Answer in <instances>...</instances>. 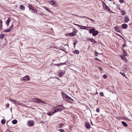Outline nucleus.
Segmentation results:
<instances>
[{"instance_id": "obj_1", "label": "nucleus", "mask_w": 132, "mask_h": 132, "mask_svg": "<svg viewBox=\"0 0 132 132\" xmlns=\"http://www.w3.org/2000/svg\"><path fill=\"white\" fill-rule=\"evenodd\" d=\"M64 108L62 105L59 106L57 108L53 109L50 112L48 116H51L53 114V113L59 111L63 110L64 109Z\"/></svg>"}, {"instance_id": "obj_2", "label": "nucleus", "mask_w": 132, "mask_h": 132, "mask_svg": "<svg viewBox=\"0 0 132 132\" xmlns=\"http://www.w3.org/2000/svg\"><path fill=\"white\" fill-rule=\"evenodd\" d=\"M102 5L104 9L108 11H110L112 13H114L112 11H111L110 10L108 6L106 5V4L103 2V1H102Z\"/></svg>"}, {"instance_id": "obj_3", "label": "nucleus", "mask_w": 132, "mask_h": 132, "mask_svg": "<svg viewBox=\"0 0 132 132\" xmlns=\"http://www.w3.org/2000/svg\"><path fill=\"white\" fill-rule=\"evenodd\" d=\"M62 94L63 97L64 99L65 100L69 101V100H73L70 97L66 95L64 93H62Z\"/></svg>"}, {"instance_id": "obj_4", "label": "nucleus", "mask_w": 132, "mask_h": 132, "mask_svg": "<svg viewBox=\"0 0 132 132\" xmlns=\"http://www.w3.org/2000/svg\"><path fill=\"white\" fill-rule=\"evenodd\" d=\"M34 101L35 102L38 103H42L44 104H46L45 103V102L43 101L42 100L38 99L37 98H35L34 99Z\"/></svg>"}, {"instance_id": "obj_5", "label": "nucleus", "mask_w": 132, "mask_h": 132, "mask_svg": "<svg viewBox=\"0 0 132 132\" xmlns=\"http://www.w3.org/2000/svg\"><path fill=\"white\" fill-rule=\"evenodd\" d=\"M28 7L30 10H31L32 12L35 13H37V10H36L34 9L32 6L30 5H29Z\"/></svg>"}, {"instance_id": "obj_6", "label": "nucleus", "mask_w": 132, "mask_h": 132, "mask_svg": "<svg viewBox=\"0 0 132 132\" xmlns=\"http://www.w3.org/2000/svg\"><path fill=\"white\" fill-rule=\"evenodd\" d=\"M13 27V24L9 28V29H6L3 32H9L11 31Z\"/></svg>"}, {"instance_id": "obj_7", "label": "nucleus", "mask_w": 132, "mask_h": 132, "mask_svg": "<svg viewBox=\"0 0 132 132\" xmlns=\"http://www.w3.org/2000/svg\"><path fill=\"white\" fill-rule=\"evenodd\" d=\"M28 125L29 126L31 127L33 126L34 125V122L33 121H29L27 122Z\"/></svg>"}, {"instance_id": "obj_8", "label": "nucleus", "mask_w": 132, "mask_h": 132, "mask_svg": "<svg viewBox=\"0 0 132 132\" xmlns=\"http://www.w3.org/2000/svg\"><path fill=\"white\" fill-rule=\"evenodd\" d=\"M125 23H127L129 20V19L128 18V16L126 15L125 17Z\"/></svg>"}, {"instance_id": "obj_9", "label": "nucleus", "mask_w": 132, "mask_h": 132, "mask_svg": "<svg viewBox=\"0 0 132 132\" xmlns=\"http://www.w3.org/2000/svg\"><path fill=\"white\" fill-rule=\"evenodd\" d=\"M22 79L24 81H28L29 79V78L28 76H26L23 77Z\"/></svg>"}, {"instance_id": "obj_10", "label": "nucleus", "mask_w": 132, "mask_h": 132, "mask_svg": "<svg viewBox=\"0 0 132 132\" xmlns=\"http://www.w3.org/2000/svg\"><path fill=\"white\" fill-rule=\"evenodd\" d=\"M10 21L11 18L10 17H9L6 22V23L7 26H8L9 25V23Z\"/></svg>"}, {"instance_id": "obj_11", "label": "nucleus", "mask_w": 132, "mask_h": 132, "mask_svg": "<svg viewBox=\"0 0 132 132\" xmlns=\"http://www.w3.org/2000/svg\"><path fill=\"white\" fill-rule=\"evenodd\" d=\"M98 33V32L97 30L95 31L92 33V35L93 36H96Z\"/></svg>"}, {"instance_id": "obj_12", "label": "nucleus", "mask_w": 132, "mask_h": 132, "mask_svg": "<svg viewBox=\"0 0 132 132\" xmlns=\"http://www.w3.org/2000/svg\"><path fill=\"white\" fill-rule=\"evenodd\" d=\"M85 126L87 129H89L90 128V125L89 123L88 122H86L85 123Z\"/></svg>"}, {"instance_id": "obj_13", "label": "nucleus", "mask_w": 132, "mask_h": 132, "mask_svg": "<svg viewBox=\"0 0 132 132\" xmlns=\"http://www.w3.org/2000/svg\"><path fill=\"white\" fill-rule=\"evenodd\" d=\"M95 30V29L94 28H93L92 29H89V31L90 33H93Z\"/></svg>"}, {"instance_id": "obj_14", "label": "nucleus", "mask_w": 132, "mask_h": 132, "mask_svg": "<svg viewBox=\"0 0 132 132\" xmlns=\"http://www.w3.org/2000/svg\"><path fill=\"white\" fill-rule=\"evenodd\" d=\"M128 27V25L126 24H123L122 25V27L124 29H126Z\"/></svg>"}, {"instance_id": "obj_15", "label": "nucleus", "mask_w": 132, "mask_h": 132, "mask_svg": "<svg viewBox=\"0 0 132 132\" xmlns=\"http://www.w3.org/2000/svg\"><path fill=\"white\" fill-rule=\"evenodd\" d=\"M73 52L75 54L77 55L79 53V51L77 50H75L74 51H73Z\"/></svg>"}, {"instance_id": "obj_16", "label": "nucleus", "mask_w": 132, "mask_h": 132, "mask_svg": "<svg viewBox=\"0 0 132 132\" xmlns=\"http://www.w3.org/2000/svg\"><path fill=\"white\" fill-rule=\"evenodd\" d=\"M121 123L122 125L125 127H126L128 126V125L127 123L124 121H122L121 122Z\"/></svg>"}, {"instance_id": "obj_17", "label": "nucleus", "mask_w": 132, "mask_h": 132, "mask_svg": "<svg viewBox=\"0 0 132 132\" xmlns=\"http://www.w3.org/2000/svg\"><path fill=\"white\" fill-rule=\"evenodd\" d=\"M55 3H56L55 2V1H53V0L51 1L50 2V4H51L52 5H55Z\"/></svg>"}, {"instance_id": "obj_18", "label": "nucleus", "mask_w": 132, "mask_h": 132, "mask_svg": "<svg viewBox=\"0 0 132 132\" xmlns=\"http://www.w3.org/2000/svg\"><path fill=\"white\" fill-rule=\"evenodd\" d=\"M76 34V32L75 31H74L73 32H72L70 33V36H75Z\"/></svg>"}, {"instance_id": "obj_19", "label": "nucleus", "mask_w": 132, "mask_h": 132, "mask_svg": "<svg viewBox=\"0 0 132 132\" xmlns=\"http://www.w3.org/2000/svg\"><path fill=\"white\" fill-rule=\"evenodd\" d=\"M43 7L47 11H48V12L50 13L51 12V11L50 10H49L48 9V8L45 6H43Z\"/></svg>"}, {"instance_id": "obj_20", "label": "nucleus", "mask_w": 132, "mask_h": 132, "mask_svg": "<svg viewBox=\"0 0 132 132\" xmlns=\"http://www.w3.org/2000/svg\"><path fill=\"white\" fill-rule=\"evenodd\" d=\"M17 121L16 119H14L12 121V123L13 124H15L17 123Z\"/></svg>"}, {"instance_id": "obj_21", "label": "nucleus", "mask_w": 132, "mask_h": 132, "mask_svg": "<svg viewBox=\"0 0 132 132\" xmlns=\"http://www.w3.org/2000/svg\"><path fill=\"white\" fill-rule=\"evenodd\" d=\"M20 8L23 10H24L25 8L24 6L23 5H21L20 6Z\"/></svg>"}, {"instance_id": "obj_22", "label": "nucleus", "mask_w": 132, "mask_h": 132, "mask_svg": "<svg viewBox=\"0 0 132 132\" xmlns=\"http://www.w3.org/2000/svg\"><path fill=\"white\" fill-rule=\"evenodd\" d=\"M14 103L19 105H21V103H20L16 100H15Z\"/></svg>"}, {"instance_id": "obj_23", "label": "nucleus", "mask_w": 132, "mask_h": 132, "mask_svg": "<svg viewBox=\"0 0 132 132\" xmlns=\"http://www.w3.org/2000/svg\"><path fill=\"white\" fill-rule=\"evenodd\" d=\"M64 74V72H61L59 74V76L60 77H61Z\"/></svg>"}, {"instance_id": "obj_24", "label": "nucleus", "mask_w": 132, "mask_h": 132, "mask_svg": "<svg viewBox=\"0 0 132 132\" xmlns=\"http://www.w3.org/2000/svg\"><path fill=\"white\" fill-rule=\"evenodd\" d=\"M2 22L1 20H0V30L2 29Z\"/></svg>"}, {"instance_id": "obj_25", "label": "nucleus", "mask_w": 132, "mask_h": 132, "mask_svg": "<svg viewBox=\"0 0 132 132\" xmlns=\"http://www.w3.org/2000/svg\"><path fill=\"white\" fill-rule=\"evenodd\" d=\"M1 123L3 124H4L5 123V120L4 119H2L1 121Z\"/></svg>"}, {"instance_id": "obj_26", "label": "nucleus", "mask_w": 132, "mask_h": 132, "mask_svg": "<svg viewBox=\"0 0 132 132\" xmlns=\"http://www.w3.org/2000/svg\"><path fill=\"white\" fill-rule=\"evenodd\" d=\"M76 26H78L80 28V29H83V27H84V26L78 24H76Z\"/></svg>"}, {"instance_id": "obj_27", "label": "nucleus", "mask_w": 132, "mask_h": 132, "mask_svg": "<svg viewBox=\"0 0 132 132\" xmlns=\"http://www.w3.org/2000/svg\"><path fill=\"white\" fill-rule=\"evenodd\" d=\"M120 118H121L122 119H124L125 120H128L130 121V120H129L128 118H125V117H120Z\"/></svg>"}, {"instance_id": "obj_28", "label": "nucleus", "mask_w": 132, "mask_h": 132, "mask_svg": "<svg viewBox=\"0 0 132 132\" xmlns=\"http://www.w3.org/2000/svg\"><path fill=\"white\" fill-rule=\"evenodd\" d=\"M120 57L121 58V59H123L124 60H126V58L124 56H120Z\"/></svg>"}, {"instance_id": "obj_29", "label": "nucleus", "mask_w": 132, "mask_h": 132, "mask_svg": "<svg viewBox=\"0 0 132 132\" xmlns=\"http://www.w3.org/2000/svg\"><path fill=\"white\" fill-rule=\"evenodd\" d=\"M114 29H115V30L116 31H117V32H120L118 30L119 28H118V27H115Z\"/></svg>"}, {"instance_id": "obj_30", "label": "nucleus", "mask_w": 132, "mask_h": 132, "mask_svg": "<svg viewBox=\"0 0 132 132\" xmlns=\"http://www.w3.org/2000/svg\"><path fill=\"white\" fill-rule=\"evenodd\" d=\"M123 55H124L125 56H126L127 55V53H126V52L125 50H124L123 51Z\"/></svg>"}, {"instance_id": "obj_31", "label": "nucleus", "mask_w": 132, "mask_h": 132, "mask_svg": "<svg viewBox=\"0 0 132 132\" xmlns=\"http://www.w3.org/2000/svg\"><path fill=\"white\" fill-rule=\"evenodd\" d=\"M89 28V27L84 26V27H83V29L86 30H88V29Z\"/></svg>"}, {"instance_id": "obj_32", "label": "nucleus", "mask_w": 132, "mask_h": 132, "mask_svg": "<svg viewBox=\"0 0 132 132\" xmlns=\"http://www.w3.org/2000/svg\"><path fill=\"white\" fill-rule=\"evenodd\" d=\"M98 68L101 71H102L103 70L102 69V68L100 66H98Z\"/></svg>"}, {"instance_id": "obj_33", "label": "nucleus", "mask_w": 132, "mask_h": 132, "mask_svg": "<svg viewBox=\"0 0 132 132\" xmlns=\"http://www.w3.org/2000/svg\"><path fill=\"white\" fill-rule=\"evenodd\" d=\"M4 36V35L3 34H2L0 36V38L1 39H3Z\"/></svg>"}, {"instance_id": "obj_34", "label": "nucleus", "mask_w": 132, "mask_h": 132, "mask_svg": "<svg viewBox=\"0 0 132 132\" xmlns=\"http://www.w3.org/2000/svg\"><path fill=\"white\" fill-rule=\"evenodd\" d=\"M90 39V41L91 42H95V43H96V42L95 40H94V39Z\"/></svg>"}, {"instance_id": "obj_35", "label": "nucleus", "mask_w": 132, "mask_h": 132, "mask_svg": "<svg viewBox=\"0 0 132 132\" xmlns=\"http://www.w3.org/2000/svg\"><path fill=\"white\" fill-rule=\"evenodd\" d=\"M125 11L122 10L121 11V14L122 15H125Z\"/></svg>"}, {"instance_id": "obj_36", "label": "nucleus", "mask_w": 132, "mask_h": 132, "mask_svg": "<svg viewBox=\"0 0 132 132\" xmlns=\"http://www.w3.org/2000/svg\"><path fill=\"white\" fill-rule=\"evenodd\" d=\"M63 124L62 123H60L59 125V127L60 128H61L62 127Z\"/></svg>"}, {"instance_id": "obj_37", "label": "nucleus", "mask_w": 132, "mask_h": 132, "mask_svg": "<svg viewBox=\"0 0 132 132\" xmlns=\"http://www.w3.org/2000/svg\"><path fill=\"white\" fill-rule=\"evenodd\" d=\"M120 73L121 74V75L123 76H125V75L124 73H122L121 72H120Z\"/></svg>"}, {"instance_id": "obj_38", "label": "nucleus", "mask_w": 132, "mask_h": 132, "mask_svg": "<svg viewBox=\"0 0 132 132\" xmlns=\"http://www.w3.org/2000/svg\"><path fill=\"white\" fill-rule=\"evenodd\" d=\"M60 132H64V130L62 129H60L58 130Z\"/></svg>"}, {"instance_id": "obj_39", "label": "nucleus", "mask_w": 132, "mask_h": 132, "mask_svg": "<svg viewBox=\"0 0 132 132\" xmlns=\"http://www.w3.org/2000/svg\"><path fill=\"white\" fill-rule=\"evenodd\" d=\"M100 111V109L98 108H97L96 110V111L97 112H99Z\"/></svg>"}, {"instance_id": "obj_40", "label": "nucleus", "mask_w": 132, "mask_h": 132, "mask_svg": "<svg viewBox=\"0 0 132 132\" xmlns=\"http://www.w3.org/2000/svg\"><path fill=\"white\" fill-rule=\"evenodd\" d=\"M100 95L102 96H104L103 93L102 92H101L100 93Z\"/></svg>"}, {"instance_id": "obj_41", "label": "nucleus", "mask_w": 132, "mask_h": 132, "mask_svg": "<svg viewBox=\"0 0 132 132\" xmlns=\"http://www.w3.org/2000/svg\"><path fill=\"white\" fill-rule=\"evenodd\" d=\"M98 54V53H97L96 51H95V56H97Z\"/></svg>"}, {"instance_id": "obj_42", "label": "nucleus", "mask_w": 132, "mask_h": 132, "mask_svg": "<svg viewBox=\"0 0 132 132\" xmlns=\"http://www.w3.org/2000/svg\"><path fill=\"white\" fill-rule=\"evenodd\" d=\"M15 100H14L12 99H10V101L11 102H12L13 103H14V101H15Z\"/></svg>"}, {"instance_id": "obj_43", "label": "nucleus", "mask_w": 132, "mask_h": 132, "mask_svg": "<svg viewBox=\"0 0 132 132\" xmlns=\"http://www.w3.org/2000/svg\"><path fill=\"white\" fill-rule=\"evenodd\" d=\"M77 43V41H75V42L73 43V44L74 45V47H75L76 46V44Z\"/></svg>"}, {"instance_id": "obj_44", "label": "nucleus", "mask_w": 132, "mask_h": 132, "mask_svg": "<svg viewBox=\"0 0 132 132\" xmlns=\"http://www.w3.org/2000/svg\"><path fill=\"white\" fill-rule=\"evenodd\" d=\"M103 77L104 79L107 78V76L106 75H104L103 76Z\"/></svg>"}, {"instance_id": "obj_45", "label": "nucleus", "mask_w": 132, "mask_h": 132, "mask_svg": "<svg viewBox=\"0 0 132 132\" xmlns=\"http://www.w3.org/2000/svg\"><path fill=\"white\" fill-rule=\"evenodd\" d=\"M119 2L121 3H122L123 2V0H119Z\"/></svg>"}, {"instance_id": "obj_46", "label": "nucleus", "mask_w": 132, "mask_h": 132, "mask_svg": "<svg viewBox=\"0 0 132 132\" xmlns=\"http://www.w3.org/2000/svg\"><path fill=\"white\" fill-rule=\"evenodd\" d=\"M85 17L86 18H87V19H90L91 21H92V22H93L94 21V20H93L92 19H90V18H89L88 17Z\"/></svg>"}, {"instance_id": "obj_47", "label": "nucleus", "mask_w": 132, "mask_h": 132, "mask_svg": "<svg viewBox=\"0 0 132 132\" xmlns=\"http://www.w3.org/2000/svg\"><path fill=\"white\" fill-rule=\"evenodd\" d=\"M9 104L8 103L6 105V107H9Z\"/></svg>"}, {"instance_id": "obj_48", "label": "nucleus", "mask_w": 132, "mask_h": 132, "mask_svg": "<svg viewBox=\"0 0 132 132\" xmlns=\"http://www.w3.org/2000/svg\"><path fill=\"white\" fill-rule=\"evenodd\" d=\"M95 60H98L99 61H101V60H99L98 58H95Z\"/></svg>"}, {"instance_id": "obj_49", "label": "nucleus", "mask_w": 132, "mask_h": 132, "mask_svg": "<svg viewBox=\"0 0 132 132\" xmlns=\"http://www.w3.org/2000/svg\"><path fill=\"white\" fill-rule=\"evenodd\" d=\"M69 34H70V33L67 34V36H70V35Z\"/></svg>"}, {"instance_id": "obj_50", "label": "nucleus", "mask_w": 132, "mask_h": 132, "mask_svg": "<svg viewBox=\"0 0 132 132\" xmlns=\"http://www.w3.org/2000/svg\"><path fill=\"white\" fill-rule=\"evenodd\" d=\"M118 35L120 37H121V38H122V36H121L120 35Z\"/></svg>"}, {"instance_id": "obj_51", "label": "nucleus", "mask_w": 132, "mask_h": 132, "mask_svg": "<svg viewBox=\"0 0 132 132\" xmlns=\"http://www.w3.org/2000/svg\"><path fill=\"white\" fill-rule=\"evenodd\" d=\"M72 118H75V117H74V116H73V117H72Z\"/></svg>"}, {"instance_id": "obj_52", "label": "nucleus", "mask_w": 132, "mask_h": 132, "mask_svg": "<svg viewBox=\"0 0 132 132\" xmlns=\"http://www.w3.org/2000/svg\"><path fill=\"white\" fill-rule=\"evenodd\" d=\"M122 46L123 47H124V46L123 45Z\"/></svg>"}, {"instance_id": "obj_53", "label": "nucleus", "mask_w": 132, "mask_h": 132, "mask_svg": "<svg viewBox=\"0 0 132 132\" xmlns=\"http://www.w3.org/2000/svg\"><path fill=\"white\" fill-rule=\"evenodd\" d=\"M109 1H111V0H109Z\"/></svg>"}, {"instance_id": "obj_54", "label": "nucleus", "mask_w": 132, "mask_h": 132, "mask_svg": "<svg viewBox=\"0 0 132 132\" xmlns=\"http://www.w3.org/2000/svg\"><path fill=\"white\" fill-rule=\"evenodd\" d=\"M126 78H127V77H126Z\"/></svg>"}]
</instances>
